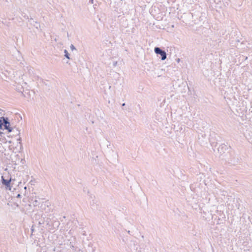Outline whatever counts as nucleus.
<instances>
[{"label": "nucleus", "mask_w": 252, "mask_h": 252, "mask_svg": "<svg viewBox=\"0 0 252 252\" xmlns=\"http://www.w3.org/2000/svg\"><path fill=\"white\" fill-rule=\"evenodd\" d=\"M24 189H27V187H25L24 188Z\"/></svg>", "instance_id": "17"}, {"label": "nucleus", "mask_w": 252, "mask_h": 252, "mask_svg": "<svg viewBox=\"0 0 252 252\" xmlns=\"http://www.w3.org/2000/svg\"><path fill=\"white\" fill-rule=\"evenodd\" d=\"M89 1H90V2L93 3V0H90Z\"/></svg>", "instance_id": "14"}, {"label": "nucleus", "mask_w": 252, "mask_h": 252, "mask_svg": "<svg viewBox=\"0 0 252 252\" xmlns=\"http://www.w3.org/2000/svg\"><path fill=\"white\" fill-rule=\"evenodd\" d=\"M16 206H17V207H18V206H19V205H18V204H16Z\"/></svg>", "instance_id": "20"}, {"label": "nucleus", "mask_w": 252, "mask_h": 252, "mask_svg": "<svg viewBox=\"0 0 252 252\" xmlns=\"http://www.w3.org/2000/svg\"><path fill=\"white\" fill-rule=\"evenodd\" d=\"M226 162L230 165H236L240 163L241 161L240 156L234 152L229 154L228 157L225 159Z\"/></svg>", "instance_id": "1"}, {"label": "nucleus", "mask_w": 252, "mask_h": 252, "mask_svg": "<svg viewBox=\"0 0 252 252\" xmlns=\"http://www.w3.org/2000/svg\"><path fill=\"white\" fill-rule=\"evenodd\" d=\"M155 53L160 55L161 60H165L167 57V54L165 51L162 50L160 48L156 47L154 49Z\"/></svg>", "instance_id": "4"}, {"label": "nucleus", "mask_w": 252, "mask_h": 252, "mask_svg": "<svg viewBox=\"0 0 252 252\" xmlns=\"http://www.w3.org/2000/svg\"><path fill=\"white\" fill-rule=\"evenodd\" d=\"M117 65V61L113 62V65L114 66H116Z\"/></svg>", "instance_id": "10"}, {"label": "nucleus", "mask_w": 252, "mask_h": 252, "mask_svg": "<svg viewBox=\"0 0 252 252\" xmlns=\"http://www.w3.org/2000/svg\"><path fill=\"white\" fill-rule=\"evenodd\" d=\"M18 141H19V144H20V148H21L22 145V143L21 142V137H19L18 139H17Z\"/></svg>", "instance_id": "9"}, {"label": "nucleus", "mask_w": 252, "mask_h": 252, "mask_svg": "<svg viewBox=\"0 0 252 252\" xmlns=\"http://www.w3.org/2000/svg\"><path fill=\"white\" fill-rule=\"evenodd\" d=\"M21 197V195L20 194H18L16 196L17 198H20Z\"/></svg>", "instance_id": "11"}, {"label": "nucleus", "mask_w": 252, "mask_h": 252, "mask_svg": "<svg viewBox=\"0 0 252 252\" xmlns=\"http://www.w3.org/2000/svg\"><path fill=\"white\" fill-rule=\"evenodd\" d=\"M3 134V133L1 131H0V136H2V134Z\"/></svg>", "instance_id": "13"}, {"label": "nucleus", "mask_w": 252, "mask_h": 252, "mask_svg": "<svg viewBox=\"0 0 252 252\" xmlns=\"http://www.w3.org/2000/svg\"><path fill=\"white\" fill-rule=\"evenodd\" d=\"M64 56L65 57V58H66L67 59L70 60V54L68 53V52H67V51L66 49L64 50Z\"/></svg>", "instance_id": "6"}, {"label": "nucleus", "mask_w": 252, "mask_h": 252, "mask_svg": "<svg viewBox=\"0 0 252 252\" xmlns=\"http://www.w3.org/2000/svg\"><path fill=\"white\" fill-rule=\"evenodd\" d=\"M33 205L34 206H37L39 205V203L37 199H35L33 201Z\"/></svg>", "instance_id": "7"}, {"label": "nucleus", "mask_w": 252, "mask_h": 252, "mask_svg": "<svg viewBox=\"0 0 252 252\" xmlns=\"http://www.w3.org/2000/svg\"><path fill=\"white\" fill-rule=\"evenodd\" d=\"M67 36L68 37L69 35H68V32L67 33Z\"/></svg>", "instance_id": "18"}, {"label": "nucleus", "mask_w": 252, "mask_h": 252, "mask_svg": "<svg viewBox=\"0 0 252 252\" xmlns=\"http://www.w3.org/2000/svg\"><path fill=\"white\" fill-rule=\"evenodd\" d=\"M17 131H18V135H19V134H20V132H19V130H18V129H17Z\"/></svg>", "instance_id": "16"}, {"label": "nucleus", "mask_w": 252, "mask_h": 252, "mask_svg": "<svg viewBox=\"0 0 252 252\" xmlns=\"http://www.w3.org/2000/svg\"><path fill=\"white\" fill-rule=\"evenodd\" d=\"M10 126V122L7 117H1L0 118V129H6L8 132H11L13 130V127Z\"/></svg>", "instance_id": "2"}, {"label": "nucleus", "mask_w": 252, "mask_h": 252, "mask_svg": "<svg viewBox=\"0 0 252 252\" xmlns=\"http://www.w3.org/2000/svg\"><path fill=\"white\" fill-rule=\"evenodd\" d=\"M125 105H126V103H123V104H122V106H125Z\"/></svg>", "instance_id": "15"}, {"label": "nucleus", "mask_w": 252, "mask_h": 252, "mask_svg": "<svg viewBox=\"0 0 252 252\" xmlns=\"http://www.w3.org/2000/svg\"><path fill=\"white\" fill-rule=\"evenodd\" d=\"M176 61L178 62V63H179L180 61V59L179 58H178L176 59Z\"/></svg>", "instance_id": "12"}, {"label": "nucleus", "mask_w": 252, "mask_h": 252, "mask_svg": "<svg viewBox=\"0 0 252 252\" xmlns=\"http://www.w3.org/2000/svg\"><path fill=\"white\" fill-rule=\"evenodd\" d=\"M70 49L72 51H73L74 50H76L75 47H74V46L73 44H71Z\"/></svg>", "instance_id": "8"}, {"label": "nucleus", "mask_w": 252, "mask_h": 252, "mask_svg": "<svg viewBox=\"0 0 252 252\" xmlns=\"http://www.w3.org/2000/svg\"><path fill=\"white\" fill-rule=\"evenodd\" d=\"M32 21H33V22L35 23V24H33L34 27H35L37 29H38L40 26L39 23L36 21H34L33 20V19L32 18H31L29 22Z\"/></svg>", "instance_id": "5"}, {"label": "nucleus", "mask_w": 252, "mask_h": 252, "mask_svg": "<svg viewBox=\"0 0 252 252\" xmlns=\"http://www.w3.org/2000/svg\"><path fill=\"white\" fill-rule=\"evenodd\" d=\"M15 181V179H13L10 178L9 180L5 179L3 176H1V182L2 184L5 186L7 189L9 190H11L13 182Z\"/></svg>", "instance_id": "3"}, {"label": "nucleus", "mask_w": 252, "mask_h": 252, "mask_svg": "<svg viewBox=\"0 0 252 252\" xmlns=\"http://www.w3.org/2000/svg\"><path fill=\"white\" fill-rule=\"evenodd\" d=\"M8 142H9V143H11V141H9Z\"/></svg>", "instance_id": "19"}]
</instances>
